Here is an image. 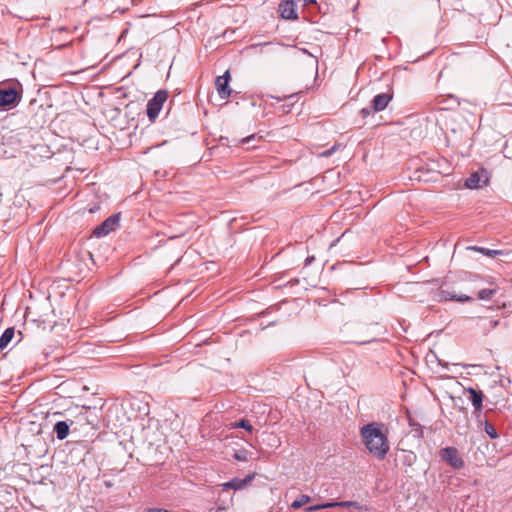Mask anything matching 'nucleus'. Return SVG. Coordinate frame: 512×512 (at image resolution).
<instances>
[{
    "label": "nucleus",
    "instance_id": "f257e3e1",
    "mask_svg": "<svg viewBox=\"0 0 512 512\" xmlns=\"http://www.w3.org/2000/svg\"><path fill=\"white\" fill-rule=\"evenodd\" d=\"M383 428V424L372 422L360 429V435L366 448L379 460L384 459L390 450L389 440L383 432Z\"/></svg>",
    "mask_w": 512,
    "mask_h": 512
},
{
    "label": "nucleus",
    "instance_id": "f03ea898",
    "mask_svg": "<svg viewBox=\"0 0 512 512\" xmlns=\"http://www.w3.org/2000/svg\"><path fill=\"white\" fill-rule=\"evenodd\" d=\"M376 324H374L375 326ZM373 324H366L360 321L346 322L341 328V334L346 342L360 345L370 343L376 339L371 333Z\"/></svg>",
    "mask_w": 512,
    "mask_h": 512
},
{
    "label": "nucleus",
    "instance_id": "7ed1b4c3",
    "mask_svg": "<svg viewBox=\"0 0 512 512\" xmlns=\"http://www.w3.org/2000/svg\"><path fill=\"white\" fill-rule=\"evenodd\" d=\"M167 98L168 92L166 90H158L155 95L148 101L146 112L151 122H154L157 119Z\"/></svg>",
    "mask_w": 512,
    "mask_h": 512
},
{
    "label": "nucleus",
    "instance_id": "20e7f679",
    "mask_svg": "<svg viewBox=\"0 0 512 512\" xmlns=\"http://www.w3.org/2000/svg\"><path fill=\"white\" fill-rule=\"evenodd\" d=\"M22 98V90L17 87L0 88V108L16 106Z\"/></svg>",
    "mask_w": 512,
    "mask_h": 512
},
{
    "label": "nucleus",
    "instance_id": "39448f33",
    "mask_svg": "<svg viewBox=\"0 0 512 512\" xmlns=\"http://www.w3.org/2000/svg\"><path fill=\"white\" fill-rule=\"evenodd\" d=\"M120 222V213H115L105 219L100 225L94 228L93 235L103 237L114 231Z\"/></svg>",
    "mask_w": 512,
    "mask_h": 512
},
{
    "label": "nucleus",
    "instance_id": "423d86ee",
    "mask_svg": "<svg viewBox=\"0 0 512 512\" xmlns=\"http://www.w3.org/2000/svg\"><path fill=\"white\" fill-rule=\"evenodd\" d=\"M439 455L443 461L447 462L454 469H460L464 466V462L455 447L442 448Z\"/></svg>",
    "mask_w": 512,
    "mask_h": 512
},
{
    "label": "nucleus",
    "instance_id": "0eeeda50",
    "mask_svg": "<svg viewBox=\"0 0 512 512\" xmlns=\"http://www.w3.org/2000/svg\"><path fill=\"white\" fill-rule=\"evenodd\" d=\"M230 72L225 71L223 75L218 76L215 80L216 90L222 99H227L232 93V89L229 86Z\"/></svg>",
    "mask_w": 512,
    "mask_h": 512
},
{
    "label": "nucleus",
    "instance_id": "6e6552de",
    "mask_svg": "<svg viewBox=\"0 0 512 512\" xmlns=\"http://www.w3.org/2000/svg\"><path fill=\"white\" fill-rule=\"evenodd\" d=\"M255 475H256L255 473H251L243 479L235 477V478L231 479L230 481L222 483L221 487L223 490H235V491L242 490V489L246 488L252 482V480L255 478Z\"/></svg>",
    "mask_w": 512,
    "mask_h": 512
},
{
    "label": "nucleus",
    "instance_id": "1a4fd4ad",
    "mask_svg": "<svg viewBox=\"0 0 512 512\" xmlns=\"http://www.w3.org/2000/svg\"><path fill=\"white\" fill-rule=\"evenodd\" d=\"M392 98H393L392 92H385V93L377 94L371 102L373 112L383 111L388 106V104L392 100Z\"/></svg>",
    "mask_w": 512,
    "mask_h": 512
},
{
    "label": "nucleus",
    "instance_id": "9d476101",
    "mask_svg": "<svg viewBox=\"0 0 512 512\" xmlns=\"http://www.w3.org/2000/svg\"><path fill=\"white\" fill-rule=\"evenodd\" d=\"M280 15L286 20H296L298 18L296 12V3L293 0H287L279 6Z\"/></svg>",
    "mask_w": 512,
    "mask_h": 512
},
{
    "label": "nucleus",
    "instance_id": "9b49d317",
    "mask_svg": "<svg viewBox=\"0 0 512 512\" xmlns=\"http://www.w3.org/2000/svg\"><path fill=\"white\" fill-rule=\"evenodd\" d=\"M437 297H438L439 301L452 300V301H457V302H461V303L469 302L472 300V298L468 295H465V294L457 295V294L451 293V292L443 290V289L439 290V292L437 293Z\"/></svg>",
    "mask_w": 512,
    "mask_h": 512
},
{
    "label": "nucleus",
    "instance_id": "f8f14e48",
    "mask_svg": "<svg viewBox=\"0 0 512 512\" xmlns=\"http://www.w3.org/2000/svg\"><path fill=\"white\" fill-rule=\"evenodd\" d=\"M465 392L468 393L469 400L471 401L474 408L478 409L483 405L484 394L481 390L475 389L473 387H468L465 389Z\"/></svg>",
    "mask_w": 512,
    "mask_h": 512
},
{
    "label": "nucleus",
    "instance_id": "ddd939ff",
    "mask_svg": "<svg viewBox=\"0 0 512 512\" xmlns=\"http://www.w3.org/2000/svg\"><path fill=\"white\" fill-rule=\"evenodd\" d=\"M70 425L67 421H58L53 427V431L56 433L57 439L64 440L69 434Z\"/></svg>",
    "mask_w": 512,
    "mask_h": 512
},
{
    "label": "nucleus",
    "instance_id": "4468645a",
    "mask_svg": "<svg viewBox=\"0 0 512 512\" xmlns=\"http://www.w3.org/2000/svg\"><path fill=\"white\" fill-rule=\"evenodd\" d=\"M15 334L14 327L7 328L0 337V351L7 347Z\"/></svg>",
    "mask_w": 512,
    "mask_h": 512
},
{
    "label": "nucleus",
    "instance_id": "2eb2a0df",
    "mask_svg": "<svg viewBox=\"0 0 512 512\" xmlns=\"http://www.w3.org/2000/svg\"><path fill=\"white\" fill-rule=\"evenodd\" d=\"M484 182L478 173H473L465 180V186L469 189H477Z\"/></svg>",
    "mask_w": 512,
    "mask_h": 512
},
{
    "label": "nucleus",
    "instance_id": "dca6fc26",
    "mask_svg": "<svg viewBox=\"0 0 512 512\" xmlns=\"http://www.w3.org/2000/svg\"><path fill=\"white\" fill-rule=\"evenodd\" d=\"M468 249L476 251V252H479V253H482V254H484L485 256H488V257H495L497 255H502L503 254L502 250H493V249H488V248L479 247V246H470V247H468Z\"/></svg>",
    "mask_w": 512,
    "mask_h": 512
},
{
    "label": "nucleus",
    "instance_id": "f3484780",
    "mask_svg": "<svg viewBox=\"0 0 512 512\" xmlns=\"http://www.w3.org/2000/svg\"><path fill=\"white\" fill-rule=\"evenodd\" d=\"M311 501V497L309 495H301L298 499L294 500L291 504V508L296 510L301 508L303 505L309 503Z\"/></svg>",
    "mask_w": 512,
    "mask_h": 512
},
{
    "label": "nucleus",
    "instance_id": "a211bd4d",
    "mask_svg": "<svg viewBox=\"0 0 512 512\" xmlns=\"http://www.w3.org/2000/svg\"><path fill=\"white\" fill-rule=\"evenodd\" d=\"M329 505H330V508H335V507L348 508V507L357 506V503L354 501H340V502H329Z\"/></svg>",
    "mask_w": 512,
    "mask_h": 512
},
{
    "label": "nucleus",
    "instance_id": "6ab92c4d",
    "mask_svg": "<svg viewBox=\"0 0 512 512\" xmlns=\"http://www.w3.org/2000/svg\"><path fill=\"white\" fill-rule=\"evenodd\" d=\"M484 429L490 438L496 439L498 437V433H497L496 429L489 422H487V421L485 422Z\"/></svg>",
    "mask_w": 512,
    "mask_h": 512
},
{
    "label": "nucleus",
    "instance_id": "aec40b11",
    "mask_svg": "<svg viewBox=\"0 0 512 512\" xmlns=\"http://www.w3.org/2000/svg\"><path fill=\"white\" fill-rule=\"evenodd\" d=\"M496 293L495 289H482L478 293V298L481 300H487Z\"/></svg>",
    "mask_w": 512,
    "mask_h": 512
},
{
    "label": "nucleus",
    "instance_id": "412c9836",
    "mask_svg": "<svg viewBox=\"0 0 512 512\" xmlns=\"http://www.w3.org/2000/svg\"><path fill=\"white\" fill-rule=\"evenodd\" d=\"M340 147V144H334L330 149L320 152L319 156L327 158L331 156L335 151H337Z\"/></svg>",
    "mask_w": 512,
    "mask_h": 512
},
{
    "label": "nucleus",
    "instance_id": "4be33fe9",
    "mask_svg": "<svg viewBox=\"0 0 512 512\" xmlns=\"http://www.w3.org/2000/svg\"><path fill=\"white\" fill-rule=\"evenodd\" d=\"M327 508H330L329 502H326V503H323V504L309 506V507H307L305 509V511L306 512H312V511H317V510H320V509H327Z\"/></svg>",
    "mask_w": 512,
    "mask_h": 512
},
{
    "label": "nucleus",
    "instance_id": "5701e85b",
    "mask_svg": "<svg viewBox=\"0 0 512 512\" xmlns=\"http://www.w3.org/2000/svg\"><path fill=\"white\" fill-rule=\"evenodd\" d=\"M409 426L416 432H418L420 435L422 434V427L421 425L416 422L414 419H412L411 417H409Z\"/></svg>",
    "mask_w": 512,
    "mask_h": 512
},
{
    "label": "nucleus",
    "instance_id": "b1692460",
    "mask_svg": "<svg viewBox=\"0 0 512 512\" xmlns=\"http://www.w3.org/2000/svg\"><path fill=\"white\" fill-rule=\"evenodd\" d=\"M236 427L244 428L247 431H252V425L248 420L242 419L238 423H236Z\"/></svg>",
    "mask_w": 512,
    "mask_h": 512
},
{
    "label": "nucleus",
    "instance_id": "393cba45",
    "mask_svg": "<svg viewBox=\"0 0 512 512\" xmlns=\"http://www.w3.org/2000/svg\"><path fill=\"white\" fill-rule=\"evenodd\" d=\"M234 458L237 461H245L247 459V452L246 450H238L234 454Z\"/></svg>",
    "mask_w": 512,
    "mask_h": 512
},
{
    "label": "nucleus",
    "instance_id": "a878e982",
    "mask_svg": "<svg viewBox=\"0 0 512 512\" xmlns=\"http://www.w3.org/2000/svg\"><path fill=\"white\" fill-rule=\"evenodd\" d=\"M372 111H373L372 110V106L371 107H366V108H362L360 110V114L362 115L363 118H366V117H368L371 114Z\"/></svg>",
    "mask_w": 512,
    "mask_h": 512
},
{
    "label": "nucleus",
    "instance_id": "bb28decb",
    "mask_svg": "<svg viewBox=\"0 0 512 512\" xmlns=\"http://www.w3.org/2000/svg\"><path fill=\"white\" fill-rule=\"evenodd\" d=\"M144 512H170L167 509L164 508H148Z\"/></svg>",
    "mask_w": 512,
    "mask_h": 512
},
{
    "label": "nucleus",
    "instance_id": "cd10ccee",
    "mask_svg": "<svg viewBox=\"0 0 512 512\" xmlns=\"http://www.w3.org/2000/svg\"><path fill=\"white\" fill-rule=\"evenodd\" d=\"M482 409H483V405H481V407L479 408V410H478V409H476V408H474V410H473V414H474V416H475L476 418H479V417H480V415H481V413H482Z\"/></svg>",
    "mask_w": 512,
    "mask_h": 512
},
{
    "label": "nucleus",
    "instance_id": "c85d7f7f",
    "mask_svg": "<svg viewBox=\"0 0 512 512\" xmlns=\"http://www.w3.org/2000/svg\"><path fill=\"white\" fill-rule=\"evenodd\" d=\"M501 88L506 90H512V84L510 82H504L502 83Z\"/></svg>",
    "mask_w": 512,
    "mask_h": 512
},
{
    "label": "nucleus",
    "instance_id": "c756f323",
    "mask_svg": "<svg viewBox=\"0 0 512 512\" xmlns=\"http://www.w3.org/2000/svg\"><path fill=\"white\" fill-rule=\"evenodd\" d=\"M255 138V135H251V136H248V137H245L242 139V143L243 144H248L251 140H253Z\"/></svg>",
    "mask_w": 512,
    "mask_h": 512
},
{
    "label": "nucleus",
    "instance_id": "7c9ffc66",
    "mask_svg": "<svg viewBox=\"0 0 512 512\" xmlns=\"http://www.w3.org/2000/svg\"><path fill=\"white\" fill-rule=\"evenodd\" d=\"M315 257L312 255V256H308L306 259H305V266H308L310 265L313 261H314Z\"/></svg>",
    "mask_w": 512,
    "mask_h": 512
},
{
    "label": "nucleus",
    "instance_id": "2f4dec72",
    "mask_svg": "<svg viewBox=\"0 0 512 512\" xmlns=\"http://www.w3.org/2000/svg\"><path fill=\"white\" fill-rule=\"evenodd\" d=\"M414 179H416V180H418V181L424 180V179L422 178V176H421V171H420V170H417V171L415 172V177H414Z\"/></svg>",
    "mask_w": 512,
    "mask_h": 512
},
{
    "label": "nucleus",
    "instance_id": "473e14b6",
    "mask_svg": "<svg viewBox=\"0 0 512 512\" xmlns=\"http://www.w3.org/2000/svg\"><path fill=\"white\" fill-rule=\"evenodd\" d=\"M489 324L491 328H495L499 324V321L491 319L489 320Z\"/></svg>",
    "mask_w": 512,
    "mask_h": 512
},
{
    "label": "nucleus",
    "instance_id": "72a5a7b5",
    "mask_svg": "<svg viewBox=\"0 0 512 512\" xmlns=\"http://www.w3.org/2000/svg\"><path fill=\"white\" fill-rule=\"evenodd\" d=\"M508 145H509V142L507 141V142H506V146H505V150H504V151H505V153H506V157H508V158H512V155H509V154H508V151H507V149H508Z\"/></svg>",
    "mask_w": 512,
    "mask_h": 512
},
{
    "label": "nucleus",
    "instance_id": "f704fd0d",
    "mask_svg": "<svg viewBox=\"0 0 512 512\" xmlns=\"http://www.w3.org/2000/svg\"><path fill=\"white\" fill-rule=\"evenodd\" d=\"M315 0H304V5L315 3Z\"/></svg>",
    "mask_w": 512,
    "mask_h": 512
}]
</instances>
